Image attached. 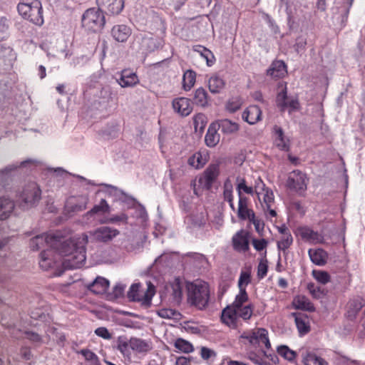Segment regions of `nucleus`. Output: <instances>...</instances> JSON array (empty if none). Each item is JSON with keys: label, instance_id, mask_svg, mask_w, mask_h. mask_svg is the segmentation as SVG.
<instances>
[{"label": "nucleus", "instance_id": "nucleus-34", "mask_svg": "<svg viewBox=\"0 0 365 365\" xmlns=\"http://www.w3.org/2000/svg\"><path fill=\"white\" fill-rule=\"evenodd\" d=\"M207 161V154L197 152L189 158L188 164L196 169H200L206 164Z\"/></svg>", "mask_w": 365, "mask_h": 365}, {"label": "nucleus", "instance_id": "nucleus-22", "mask_svg": "<svg viewBox=\"0 0 365 365\" xmlns=\"http://www.w3.org/2000/svg\"><path fill=\"white\" fill-rule=\"evenodd\" d=\"M35 162L32 160H26L22 161L20 165L19 164H11L9 165L6 168L2 170H0V190H2L6 181L10 177L11 173L16 170L19 167H24L27 164L34 163Z\"/></svg>", "mask_w": 365, "mask_h": 365}, {"label": "nucleus", "instance_id": "nucleus-15", "mask_svg": "<svg viewBox=\"0 0 365 365\" xmlns=\"http://www.w3.org/2000/svg\"><path fill=\"white\" fill-rule=\"evenodd\" d=\"M88 199L86 196L71 197L65 205L66 211L72 214L86 209Z\"/></svg>", "mask_w": 365, "mask_h": 365}, {"label": "nucleus", "instance_id": "nucleus-31", "mask_svg": "<svg viewBox=\"0 0 365 365\" xmlns=\"http://www.w3.org/2000/svg\"><path fill=\"white\" fill-rule=\"evenodd\" d=\"M217 125L215 123L211 124L205 135V141L208 147H215L220 142V134L217 131Z\"/></svg>", "mask_w": 365, "mask_h": 365}, {"label": "nucleus", "instance_id": "nucleus-21", "mask_svg": "<svg viewBox=\"0 0 365 365\" xmlns=\"http://www.w3.org/2000/svg\"><path fill=\"white\" fill-rule=\"evenodd\" d=\"M130 349L133 351L145 354L149 352L152 348V342L150 340H145L138 337H131L130 339Z\"/></svg>", "mask_w": 365, "mask_h": 365}, {"label": "nucleus", "instance_id": "nucleus-37", "mask_svg": "<svg viewBox=\"0 0 365 365\" xmlns=\"http://www.w3.org/2000/svg\"><path fill=\"white\" fill-rule=\"evenodd\" d=\"M295 324L300 335H304L309 331V319L305 315H296Z\"/></svg>", "mask_w": 365, "mask_h": 365}, {"label": "nucleus", "instance_id": "nucleus-14", "mask_svg": "<svg viewBox=\"0 0 365 365\" xmlns=\"http://www.w3.org/2000/svg\"><path fill=\"white\" fill-rule=\"evenodd\" d=\"M172 106L175 113L181 116H187L192 111L190 99L185 97H178L173 100Z\"/></svg>", "mask_w": 365, "mask_h": 365}, {"label": "nucleus", "instance_id": "nucleus-63", "mask_svg": "<svg viewBox=\"0 0 365 365\" xmlns=\"http://www.w3.org/2000/svg\"><path fill=\"white\" fill-rule=\"evenodd\" d=\"M26 338L31 341V342L36 344H41L43 343V339L41 336L34 331H26L25 332Z\"/></svg>", "mask_w": 365, "mask_h": 365}, {"label": "nucleus", "instance_id": "nucleus-40", "mask_svg": "<svg viewBox=\"0 0 365 365\" xmlns=\"http://www.w3.org/2000/svg\"><path fill=\"white\" fill-rule=\"evenodd\" d=\"M110 207L109 205L108 204L107 201L104 199H102L99 204L94 205V207L88 211L85 217L87 218L93 217L95 214L98 213H107L110 212Z\"/></svg>", "mask_w": 365, "mask_h": 365}, {"label": "nucleus", "instance_id": "nucleus-11", "mask_svg": "<svg viewBox=\"0 0 365 365\" xmlns=\"http://www.w3.org/2000/svg\"><path fill=\"white\" fill-rule=\"evenodd\" d=\"M309 179L307 175L299 170H295L289 174L287 187L299 195H303L307 188Z\"/></svg>", "mask_w": 365, "mask_h": 365}, {"label": "nucleus", "instance_id": "nucleus-1", "mask_svg": "<svg viewBox=\"0 0 365 365\" xmlns=\"http://www.w3.org/2000/svg\"><path fill=\"white\" fill-rule=\"evenodd\" d=\"M88 242L86 234L78 235L66 239L58 233H43L31 239L29 246L33 250H38L44 246L51 247L60 245V253L63 256L66 267L80 268L86 262V246Z\"/></svg>", "mask_w": 365, "mask_h": 365}, {"label": "nucleus", "instance_id": "nucleus-41", "mask_svg": "<svg viewBox=\"0 0 365 365\" xmlns=\"http://www.w3.org/2000/svg\"><path fill=\"white\" fill-rule=\"evenodd\" d=\"M196 73L192 70L186 71L182 76V88L185 91H190L195 85Z\"/></svg>", "mask_w": 365, "mask_h": 365}, {"label": "nucleus", "instance_id": "nucleus-13", "mask_svg": "<svg viewBox=\"0 0 365 365\" xmlns=\"http://www.w3.org/2000/svg\"><path fill=\"white\" fill-rule=\"evenodd\" d=\"M119 234L120 232L118 230L108 226H103L98 227L94 231L91 232V236H92L93 239L97 241L108 242L113 240Z\"/></svg>", "mask_w": 365, "mask_h": 365}, {"label": "nucleus", "instance_id": "nucleus-30", "mask_svg": "<svg viewBox=\"0 0 365 365\" xmlns=\"http://www.w3.org/2000/svg\"><path fill=\"white\" fill-rule=\"evenodd\" d=\"M237 215L242 220H249L250 217H254V212L247 207V198L246 197H239Z\"/></svg>", "mask_w": 365, "mask_h": 365}, {"label": "nucleus", "instance_id": "nucleus-12", "mask_svg": "<svg viewBox=\"0 0 365 365\" xmlns=\"http://www.w3.org/2000/svg\"><path fill=\"white\" fill-rule=\"evenodd\" d=\"M255 192L259 200L262 199V206L269 205L274 203V196L272 190L266 187L259 177L255 180Z\"/></svg>", "mask_w": 365, "mask_h": 365}, {"label": "nucleus", "instance_id": "nucleus-49", "mask_svg": "<svg viewBox=\"0 0 365 365\" xmlns=\"http://www.w3.org/2000/svg\"><path fill=\"white\" fill-rule=\"evenodd\" d=\"M293 237L291 234H287L285 236H281L280 239L277 241V248L284 252L292 245Z\"/></svg>", "mask_w": 365, "mask_h": 365}, {"label": "nucleus", "instance_id": "nucleus-47", "mask_svg": "<svg viewBox=\"0 0 365 365\" xmlns=\"http://www.w3.org/2000/svg\"><path fill=\"white\" fill-rule=\"evenodd\" d=\"M275 130V144L281 150H287L288 143L287 140L284 138L282 130L280 128L276 127Z\"/></svg>", "mask_w": 365, "mask_h": 365}, {"label": "nucleus", "instance_id": "nucleus-24", "mask_svg": "<svg viewBox=\"0 0 365 365\" xmlns=\"http://www.w3.org/2000/svg\"><path fill=\"white\" fill-rule=\"evenodd\" d=\"M15 207L13 200L9 197H0V220H6L12 214Z\"/></svg>", "mask_w": 365, "mask_h": 365}, {"label": "nucleus", "instance_id": "nucleus-25", "mask_svg": "<svg viewBox=\"0 0 365 365\" xmlns=\"http://www.w3.org/2000/svg\"><path fill=\"white\" fill-rule=\"evenodd\" d=\"M111 34L115 41L125 42L131 35V29L126 25H116L113 27Z\"/></svg>", "mask_w": 365, "mask_h": 365}, {"label": "nucleus", "instance_id": "nucleus-46", "mask_svg": "<svg viewBox=\"0 0 365 365\" xmlns=\"http://www.w3.org/2000/svg\"><path fill=\"white\" fill-rule=\"evenodd\" d=\"M128 216L124 213L121 212L119 214L111 215L110 217H108L105 220L102 221V223H111L115 225L123 224L125 225L128 223Z\"/></svg>", "mask_w": 365, "mask_h": 365}, {"label": "nucleus", "instance_id": "nucleus-5", "mask_svg": "<svg viewBox=\"0 0 365 365\" xmlns=\"http://www.w3.org/2000/svg\"><path fill=\"white\" fill-rule=\"evenodd\" d=\"M19 14L34 24L41 26L43 23L41 3L38 0H20L17 6Z\"/></svg>", "mask_w": 365, "mask_h": 365}, {"label": "nucleus", "instance_id": "nucleus-56", "mask_svg": "<svg viewBox=\"0 0 365 365\" xmlns=\"http://www.w3.org/2000/svg\"><path fill=\"white\" fill-rule=\"evenodd\" d=\"M307 289L314 299H320L325 295L324 289L315 285L314 283H309L307 284Z\"/></svg>", "mask_w": 365, "mask_h": 365}, {"label": "nucleus", "instance_id": "nucleus-33", "mask_svg": "<svg viewBox=\"0 0 365 365\" xmlns=\"http://www.w3.org/2000/svg\"><path fill=\"white\" fill-rule=\"evenodd\" d=\"M163 46L161 39L153 37H144L142 39V48L145 52H151Z\"/></svg>", "mask_w": 365, "mask_h": 365}, {"label": "nucleus", "instance_id": "nucleus-10", "mask_svg": "<svg viewBox=\"0 0 365 365\" xmlns=\"http://www.w3.org/2000/svg\"><path fill=\"white\" fill-rule=\"evenodd\" d=\"M241 337L247 339L254 346L262 347L264 344L267 350L271 349L268 331L264 328H257L250 331L244 332Z\"/></svg>", "mask_w": 365, "mask_h": 365}, {"label": "nucleus", "instance_id": "nucleus-64", "mask_svg": "<svg viewBox=\"0 0 365 365\" xmlns=\"http://www.w3.org/2000/svg\"><path fill=\"white\" fill-rule=\"evenodd\" d=\"M336 360L338 365H359L358 361L351 360L346 356H339Z\"/></svg>", "mask_w": 365, "mask_h": 365}, {"label": "nucleus", "instance_id": "nucleus-53", "mask_svg": "<svg viewBox=\"0 0 365 365\" xmlns=\"http://www.w3.org/2000/svg\"><path fill=\"white\" fill-rule=\"evenodd\" d=\"M312 276L318 282L322 284H326L330 281V275L325 271L313 270Z\"/></svg>", "mask_w": 365, "mask_h": 365}, {"label": "nucleus", "instance_id": "nucleus-36", "mask_svg": "<svg viewBox=\"0 0 365 365\" xmlns=\"http://www.w3.org/2000/svg\"><path fill=\"white\" fill-rule=\"evenodd\" d=\"M302 359L305 365H329L326 360L312 352H307Z\"/></svg>", "mask_w": 365, "mask_h": 365}, {"label": "nucleus", "instance_id": "nucleus-55", "mask_svg": "<svg viewBox=\"0 0 365 365\" xmlns=\"http://www.w3.org/2000/svg\"><path fill=\"white\" fill-rule=\"evenodd\" d=\"M247 357L256 365L262 364V361H264L262 350L258 352L254 351H248Z\"/></svg>", "mask_w": 365, "mask_h": 365}, {"label": "nucleus", "instance_id": "nucleus-58", "mask_svg": "<svg viewBox=\"0 0 365 365\" xmlns=\"http://www.w3.org/2000/svg\"><path fill=\"white\" fill-rule=\"evenodd\" d=\"M364 306L362 299L361 298L354 299L347 304V307L349 309V312L356 313L359 312Z\"/></svg>", "mask_w": 365, "mask_h": 365}, {"label": "nucleus", "instance_id": "nucleus-35", "mask_svg": "<svg viewBox=\"0 0 365 365\" xmlns=\"http://www.w3.org/2000/svg\"><path fill=\"white\" fill-rule=\"evenodd\" d=\"M225 134H231L239 130V125L229 119H222L217 122L216 124Z\"/></svg>", "mask_w": 365, "mask_h": 365}, {"label": "nucleus", "instance_id": "nucleus-4", "mask_svg": "<svg viewBox=\"0 0 365 365\" xmlns=\"http://www.w3.org/2000/svg\"><path fill=\"white\" fill-rule=\"evenodd\" d=\"M19 205L24 210L31 208L39 202L41 190L35 182L25 183L16 194Z\"/></svg>", "mask_w": 365, "mask_h": 365}, {"label": "nucleus", "instance_id": "nucleus-19", "mask_svg": "<svg viewBox=\"0 0 365 365\" xmlns=\"http://www.w3.org/2000/svg\"><path fill=\"white\" fill-rule=\"evenodd\" d=\"M299 233L302 240L311 244H322L324 240L322 233L314 231L308 227L299 228Z\"/></svg>", "mask_w": 365, "mask_h": 365}, {"label": "nucleus", "instance_id": "nucleus-17", "mask_svg": "<svg viewBox=\"0 0 365 365\" xmlns=\"http://www.w3.org/2000/svg\"><path fill=\"white\" fill-rule=\"evenodd\" d=\"M96 3L101 9L112 15L120 14L124 7L123 0H96Z\"/></svg>", "mask_w": 365, "mask_h": 365}, {"label": "nucleus", "instance_id": "nucleus-62", "mask_svg": "<svg viewBox=\"0 0 365 365\" xmlns=\"http://www.w3.org/2000/svg\"><path fill=\"white\" fill-rule=\"evenodd\" d=\"M299 108V103L296 98H288L287 105L284 106V110H287L289 113L297 110Z\"/></svg>", "mask_w": 365, "mask_h": 365}, {"label": "nucleus", "instance_id": "nucleus-2", "mask_svg": "<svg viewBox=\"0 0 365 365\" xmlns=\"http://www.w3.org/2000/svg\"><path fill=\"white\" fill-rule=\"evenodd\" d=\"M248 294H237L234 302L222 312L221 319L231 328H236L239 319L250 320L253 314L254 305L248 303Z\"/></svg>", "mask_w": 365, "mask_h": 365}, {"label": "nucleus", "instance_id": "nucleus-32", "mask_svg": "<svg viewBox=\"0 0 365 365\" xmlns=\"http://www.w3.org/2000/svg\"><path fill=\"white\" fill-rule=\"evenodd\" d=\"M293 304L296 309L314 312L315 307L310 300L303 295H299L294 297L293 300Z\"/></svg>", "mask_w": 365, "mask_h": 365}, {"label": "nucleus", "instance_id": "nucleus-54", "mask_svg": "<svg viewBox=\"0 0 365 365\" xmlns=\"http://www.w3.org/2000/svg\"><path fill=\"white\" fill-rule=\"evenodd\" d=\"M118 350L123 354L124 357L130 358L131 355L130 340H119L118 342Z\"/></svg>", "mask_w": 365, "mask_h": 365}, {"label": "nucleus", "instance_id": "nucleus-26", "mask_svg": "<svg viewBox=\"0 0 365 365\" xmlns=\"http://www.w3.org/2000/svg\"><path fill=\"white\" fill-rule=\"evenodd\" d=\"M117 81L122 88H126L135 86L139 82V80L135 73L124 70L122 71L120 77Z\"/></svg>", "mask_w": 365, "mask_h": 365}, {"label": "nucleus", "instance_id": "nucleus-20", "mask_svg": "<svg viewBox=\"0 0 365 365\" xmlns=\"http://www.w3.org/2000/svg\"><path fill=\"white\" fill-rule=\"evenodd\" d=\"M225 86L226 81L224 77L218 73H212L207 80L209 91L213 94L221 93Z\"/></svg>", "mask_w": 365, "mask_h": 365}, {"label": "nucleus", "instance_id": "nucleus-44", "mask_svg": "<svg viewBox=\"0 0 365 365\" xmlns=\"http://www.w3.org/2000/svg\"><path fill=\"white\" fill-rule=\"evenodd\" d=\"M106 190V192L108 195L114 197V200H122L125 196V193L120 189L108 184H102Z\"/></svg>", "mask_w": 365, "mask_h": 365}, {"label": "nucleus", "instance_id": "nucleus-8", "mask_svg": "<svg viewBox=\"0 0 365 365\" xmlns=\"http://www.w3.org/2000/svg\"><path fill=\"white\" fill-rule=\"evenodd\" d=\"M182 280L180 277H175L165 284L161 291V298L179 304L182 299Z\"/></svg>", "mask_w": 365, "mask_h": 365}, {"label": "nucleus", "instance_id": "nucleus-27", "mask_svg": "<svg viewBox=\"0 0 365 365\" xmlns=\"http://www.w3.org/2000/svg\"><path fill=\"white\" fill-rule=\"evenodd\" d=\"M267 73L272 78H280L287 73L286 65L282 61H274L270 65Z\"/></svg>", "mask_w": 365, "mask_h": 365}, {"label": "nucleus", "instance_id": "nucleus-61", "mask_svg": "<svg viewBox=\"0 0 365 365\" xmlns=\"http://www.w3.org/2000/svg\"><path fill=\"white\" fill-rule=\"evenodd\" d=\"M223 196L225 200L231 202L233 200L232 185L230 180H227L224 184Z\"/></svg>", "mask_w": 365, "mask_h": 365}, {"label": "nucleus", "instance_id": "nucleus-39", "mask_svg": "<svg viewBox=\"0 0 365 365\" xmlns=\"http://www.w3.org/2000/svg\"><path fill=\"white\" fill-rule=\"evenodd\" d=\"M194 103L199 106L205 107L208 105V96L205 88L200 87L195 91Z\"/></svg>", "mask_w": 365, "mask_h": 365}, {"label": "nucleus", "instance_id": "nucleus-3", "mask_svg": "<svg viewBox=\"0 0 365 365\" xmlns=\"http://www.w3.org/2000/svg\"><path fill=\"white\" fill-rule=\"evenodd\" d=\"M187 302L200 310L205 309L210 299V286L205 281L197 279L186 284Z\"/></svg>", "mask_w": 365, "mask_h": 365}, {"label": "nucleus", "instance_id": "nucleus-52", "mask_svg": "<svg viewBox=\"0 0 365 365\" xmlns=\"http://www.w3.org/2000/svg\"><path fill=\"white\" fill-rule=\"evenodd\" d=\"M242 105V102L240 98L233 97L227 101L225 107L230 113H235L241 108Z\"/></svg>", "mask_w": 365, "mask_h": 365}, {"label": "nucleus", "instance_id": "nucleus-51", "mask_svg": "<svg viewBox=\"0 0 365 365\" xmlns=\"http://www.w3.org/2000/svg\"><path fill=\"white\" fill-rule=\"evenodd\" d=\"M175 346L179 351L186 354L191 353L193 351L192 344L182 339H178L175 342Z\"/></svg>", "mask_w": 365, "mask_h": 365}, {"label": "nucleus", "instance_id": "nucleus-42", "mask_svg": "<svg viewBox=\"0 0 365 365\" xmlns=\"http://www.w3.org/2000/svg\"><path fill=\"white\" fill-rule=\"evenodd\" d=\"M194 51L197 52L204 59H205L208 66H211L214 64L215 58L213 53L209 49L198 45L194 47Z\"/></svg>", "mask_w": 365, "mask_h": 365}, {"label": "nucleus", "instance_id": "nucleus-16", "mask_svg": "<svg viewBox=\"0 0 365 365\" xmlns=\"http://www.w3.org/2000/svg\"><path fill=\"white\" fill-rule=\"evenodd\" d=\"M219 175V167L217 165H210L204 172L203 175L200 178L199 182L200 185L209 190L214 181Z\"/></svg>", "mask_w": 365, "mask_h": 365}, {"label": "nucleus", "instance_id": "nucleus-23", "mask_svg": "<svg viewBox=\"0 0 365 365\" xmlns=\"http://www.w3.org/2000/svg\"><path fill=\"white\" fill-rule=\"evenodd\" d=\"M262 110L257 106H250L242 113V119L250 125L261 120Z\"/></svg>", "mask_w": 365, "mask_h": 365}, {"label": "nucleus", "instance_id": "nucleus-57", "mask_svg": "<svg viewBox=\"0 0 365 365\" xmlns=\"http://www.w3.org/2000/svg\"><path fill=\"white\" fill-rule=\"evenodd\" d=\"M81 354L85 359L91 363V365H99L98 358L96 354L88 349H82Z\"/></svg>", "mask_w": 365, "mask_h": 365}, {"label": "nucleus", "instance_id": "nucleus-7", "mask_svg": "<svg viewBox=\"0 0 365 365\" xmlns=\"http://www.w3.org/2000/svg\"><path fill=\"white\" fill-rule=\"evenodd\" d=\"M105 24V17L102 10L98 8L87 9L82 16L83 26L91 31H98Z\"/></svg>", "mask_w": 365, "mask_h": 365}, {"label": "nucleus", "instance_id": "nucleus-28", "mask_svg": "<svg viewBox=\"0 0 365 365\" xmlns=\"http://www.w3.org/2000/svg\"><path fill=\"white\" fill-rule=\"evenodd\" d=\"M109 287V282L104 277H98L88 285V288L96 294H102L107 292Z\"/></svg>", "mask_w": 365, "mask_h": 365}, {"label": "nucleus", "instance_id": "nucleus-59", "mask_svg": "<svg viewBox=\"0 0 365 365\" xmlns=\"http://www.w3.org/2000/svg\"><path fill=\"white\" fill-rule=\"evenodd\" d=\"M288 98H289L287 96V89L286 88H284L278 93L276 99L277 105L282 110H284V106L287 105Z\"/></svg>", "mask_w": 365, "mask_h": 365}, {"label": "nucleus", "instance_id": "nucleus-6", "mask_svg": "<svg viewBox=\"0 0 365 365\" xmlns=\"http://www.w3.org/2000/svg\"><path fill=\"white\" fill-rule=\"evenodd\" d=\"M61 246L48 247L40 253L39 266L44 270L58 268L62 265L66 269H73L66 267L63 264V256L60 253Z\"/></svg>", "mask_w": 365, "mask_h": 365}, {"label": "nucleus", "instance_id": "nucleus-50", "mask_svg": "<svg viewBox=\"0 0 365 365\" xmlns=\"http://www.w3.org/2000/svg\"><path fill=\"white\" fill-rule=\"evenodd\" d=\"M207 120L205 115L199 113L193 118V125L196 132H202L206 126Z\"/></svg>", "mask_w": 365, "mask_h": 365}, {"label": "nucleus", "instance_id": "nucleus-29", "mask_svg": "<svg viewBox=\"0 0 365 365\" xmlns=\"http://www.w3.org/2000/svg\"><path fill=\"white\" fill-rule=\"evenodd\" d=\"M308 254L311 261L318 265H324L327 262V254L322 249H309Z\"/></svg>", "mask_w": 365, "mask_h": 365}, {"label": "nucleus", "instance_id": "nucleus-43", "mask_svg": "<svg viewBox=\"0 0 365 365\" xmlns=\"http://www.w3.org/2000/svg\"><path fill=\"white\" fill-rule=\"evenodd\" d=\"M277 352L284 359L290 362L294 361L297 357V353L294 351L290 349L286 345H280L277 346Z\"/></svg>", "mask_w": 365, "mask_h": 365}, {"label": "nucleus", "instance_id": "nucleus-38", "mask_svg": "<svg viewBox=\"0 0 365 365\" xmlns=\"http://www.w3.org/2000/svg\"><path fill=\"white\" fill-rule=\"evenodd\" d=\"M250 271L249 269L242 271L238 280L239 293L237 294H247L246 291V287L250 283Z\"/></svg>", "mask_w": 365, "mask_h": 365}, {"label": "nucleus", "instance_id": "nucleus-60", "mask_svg": "<svg viewBox=\"0 0 365 365\" xmlns=\"http://www.w3.org/2000/svg\"><path fill=\"white\" fill-rule=\"evenodd\" d=\"M268 262L265 257L262 258L257 267V277L259 279L264 278L267 273Z\"/></svg>", "mask_w": 365, "mask_h": 365}, {"label": "nucleus", "instance_id": "nucleus-45", "mask_svg": "<svg viewBox=\"0 0 365 365\" xmlns=\"http://www.w3.org/2000/svg\"><path fill=\"white\" fill-rule=\"evenodd\" d=\"M237 182V190L238 192L239 197H242L241 192L243 191L247 194L253 195L255 192V187L252 186H247L246 181L244 178L238 176L236 179Z\"/></svg>", "mask_w": 365, "mask_h": 365}, {"label": "nucleus", "instance_id": "nucleus-9", "mask_svg": "<svg viewBox=\"0 0 365 365\" xmlns=\"http://www.w3.org/2000/svg\"><path fill=\"white\" fill-rule=\"evenodd\" d=\"M155 294V287L150 283L148 284L146 290L141 289L140 284H133L128 292V297L132 301L140 302L142 304L148 305Z\"/></svg>", "mask_w": 365, "mask_h": 365}, {"label": "nucleus", "instance_id": "nucleus-18", "mask_svg": "<svg viewBox=\"0 0 365 365\" xmlns=\"http://www.w3.org/2000/svg\"><path fill=\"white\" fill-rule=\"evenodd\" d=\"M233 248L238 252H246L249 249V233L240 230L232 239Z\"/></svg>", "mask_w": 365, "mask_h": 365}, {"label": "nucleus", "instance_id": "nucleus-48", "mask_svg": "<svg viewBox=\"0 0 365 365\" xmlns=\"http://www.w3.org/2000/svg\"><path fill=\"white\" fill-rule=\"evenodd\" d=\"M158 314L161 318L164 319L179 320L181 318L180 313L173 309H161L158 312Z\"/></svg>", "mask_w": 365, "mask_h": 365}]
</instances>
